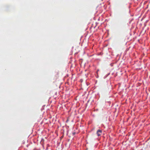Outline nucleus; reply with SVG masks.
Here are the masks:
<instances>
[{"label": "nucleus", "instance_id": "obj_3", "mask_svg": "<svg viewBox=\"0 0 150 150\" xmlns=\"http://www.w3.org/2000/svg\"><path fill=\"white\" fill-rule=\"evenodd\" d=\"M49 146H49V144H47V147H49Z\"/></svg>", "mask_w": 150, "mask_h": 150}, {"label": "nucleus", "instance_id": "obj_1", "mask_svg": "<svg viewBox=\"0 0 150 150\" xmlns=\"http://www.w3.org/2000/svg\"><path fill=\"white\" fill-rule=\"evenodd\" d=\"M102 132V130L99 129L97 132V134L98 136H99L100 135V133Z\"/></svg>", "mask_w": 150, "mask_h": 150}, {"label": "nucleus", "instance_id": "obj_2", "mask_svg": "<svg viewBox=\"0 0 150 150\" xmlns=\"http://www.w3.org/2000/svg\"><path fill=\"white\" fill-rule=\"evenodd\" d=\"M44 140L43 139H42L40 143L42 145H43V144L44 143Z\"/></svg>", "mask_w": 150, "mask_h": 150}, {"label": "nucleus", "instance_id": "obj_4", "mask_svg": "<svg viewBox=\"0 0 150 150\" xmlns=\"http://www.w3.org/2000/svg\"><path fill=\"white\" fill-rule=\"evenodd\" d=\"M48 149V147H47L46 149V150H47Z\"/></svg>", "mask_w": 150, "mask_h": 150}]
</instances>
